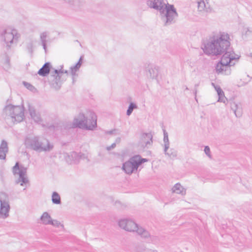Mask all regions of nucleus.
I'll list each match as a JSON object with an SVG mask.
<instances>
[{"label": "nucleus", "mask_w": 252, "mask_h": 252, "mask_svg": "<svg viewBox=\"0 0 252 252\" xmlns=\"http://www.w3.org/2000/svg\"><path fill=\"white\" fill-rule=\"evenodd\" d=\"M63 71L62 69H55L51 73V77L53 78L52 81L50 83L51 86L56 90H59L61 86L62 81L61 78Z\"/></svg>", "instance_id": "6e6552de"}, {"label": "nucleus", "mask_w": 252, "mask_h": 252, "mask_svg": "<svg viewBox=\"0 0 252 252\" xmlns=\"http://www.w3.org/2000/svg\"><path fill=\"white\" fill-rule=\"evenodd\" d=\"M4 111L7 119H10L13 123L22 122L24 116V108L19 105H8L4 108Z\"/></svg>", "instance_id": "423d86ee"}, {"label": "nucleus", "mask_w": 252, "mask_h": 252, "mask_svg": "<svg viewBox=\"0 0 252 252\" xmlns=\"http://www.w3.org/2000/svg\"><path fill=\"white\" fill-rule=\"evenodd\" d=\"M229 35L225 32H220L211 36L206 43L202 47L207 55L217 56L222 54L220 62L216 66V72L224 75L231 73L230 67L235 64L239 56L235 54L230 47Z\"/></svg>", "instance_id": "f257e3e1"}, {"label": "nucleus", "mask_w": 252, "mask_h": 252, "mask_svg": "<svg viewBox=\"0 0 252 252\" xmlns=\"http://www.w3.org/2000/svg\"><path fill=\"white\" fill-rule=\"evenodd\" d=\"M19 169V165L18 162H16L15 165L13 167V173L14 174H18L19 175V178L16 181V184H18L20 183L21 186H23L24 184H27L29 182L28 178L25 177L26 173V169L24 168L17 172Z\"/></svg>", "instance_id": "1a4fd4ad"}, {"label": "nucleus", "mask_w": 252, "mask_h": 252, "mask_svg": "<svg viewBox=\"0 0 252 252\" xmlns=\"http://www.w3.org/2000/svg\"><path fill=\"white\" fill-rule=\"evenodd\" d=\"M29 110L31 118L34 120L35 122L39 123L42 121L40 114L35 111L33 107H30Z\"/></svg>", "instance_id": "412c9836"}, {"label": "nucleus", "mask_w": 252, "mask_h": 252, "mask_svg": "<svg viewBox=\"0 0 252 252\" xmlns=\"http://www.w3.org/2000/svg\"><path fill=\"white\" fill-rule=\"evenodd\" d=\"M217 93L219 96L218 101L225 102L226 97L224 96V94L221 88H218Z\"/></svg>", "instance_id": "a878e982"}, {"label": "nucleus", "mask_w": 252, "mask_h": 252, "mask_svg": "<svg viewBox=\"0 0 252 252\" xmlns=\"http://www.w3.org/2000/svg\"><path fill=\"white\" fill-rule=\"evenodd\" d=\"M84 154L81 153H78L76 152H72L66 154L64 158L68 164H76L79 162L80 159L84 158Z\"/></svg>", "instance_id": "9b49d317"}, {"label": "nucleus", "mask_w": 252, "mask_h": 252, "mask_svg": "<svg viewBox=\"0 0 252 252\" xmlns=\"http://www.w3.org/2000/svg\"><path fill=\"white\" fill-rule=\"evenodd\" d=\"M185 90H189V88L187 87H186Z\"/></svg>", "instance_id": "37998d69"}, {"label": "nucleus", "mask_w": 252, "mask_h": 252, "mask_svg": "<svg viewBox=\"0 0 252 252\" xmlns=\"http://www.w3.org/2000/svg\"><path fill=\"white\" fill-rule=\"evenodd\" d=\"M0 218L6 219L9 216V204L8 202L1 196L0 197Z\"/></svg>", "instance_id": "ddd939ff"}, {"label": "nucleus", "mask_w": 252, "mask_h": 252, "mask_svg": "<svg viewBox=\"0 0 252 252\" xmlns=\"http://www.w3.org/2000/svg\"><path fill=\"white\" fill-rule=\"evenodd\" d=\"M83 58V57L81 56L76 64L75 65L71 66L70 67V73L72 76L73 83L74 82L75 76L77 75L76 73L77 71L79 70V68L81 66V64L82 63Z\"/></svg>", "instance_id": "f3484780"}, {"label": "nucleus", "mask_w": 252, "mask_h": 252, "mask_svg": "<svg viewBox=\"0 0 252 252\" xmlns=\"http://www.w3.org/2000/svg\"><path fill=\"white\" fill-rule=\"evenodd\" d=\"M62 71H63V73H65L67 75H68V71L67 70H62Z\"/></svg>", "instance_id": "58836bf2"}, {"label": "nucleus", "mask_w": 252, "mask_h": 252, "mask_svg": "<svg viewBox=\"0 0 252 252\" xmlns=\"http://www.w3.org/2000/svg\"><path fill=\"white\" fill-rule=\"evenodd\" d=\"M133 158H135L136 163L137 164L138 167H139L141 164L147 161L148 160L146 158H141L139 156H134Z\"/></svg>", "instance_id": "cd10ccee"}, {"label": "nucleus", "mask_w": 252, "mask_h": 252, "mask_svg": "<svg viewBox=\"0 0 252 252\" xmlns=\"http://www.w3.org/2000/svg\"><path fill=\"white\" fill-rule=\"evenodd\" d=\"M204 152L207 155V156L209 157L210 158H211V155L210 154V149L209 146H206L204 148Z\"/></svg>", "instance_id": "2f4dec72"}, {"label": "nucleus", "mask_w": 252, "mask_h": 252, "mask_svg": "<svg viewBox=\"0 0 252 252\" xmlns=\"http://www.w3.org/2000/svg\"><path fill=\"white\" fill-rule=\"evenodd\" d=\"M119 226L127 231L136 232L137 233L144 238L148 243H155L158 240V237L151 236L149 232L142 227H139L138 224L131 220L123 219L119 221Z\"/></svg>", "instance_id": "7ed1b4c3"}, {"label": "nucleus", "mask_w": 252, "mask_h": 252, "mask_svg": "<svg viewBox=\"0 0 252 252\" xmlns=\"http://www.w3.org/2000/svg\"><path fill=\"white\" fill-rule=\"evenodd\" d=\"M199 83L196 84L194 85V94L195 96L196 95V94H197V87L199 86Z\"/></svg>", "instance_id": "f704fd0d"}, {"label": "nucleus", "mask_w": 252, "mask_h": 252, "mask_svg": "<svg viewBox=\"0 0 252 252\" xmlns=\"http://www.w3.org/2000/svg\"><path fill=\"white\" fill-rule=\"evenodd\" d=\"M251 32V31L248 29V31L246 32L247 34H248V32Z\"/></svg>", "instance_id": "79ce46f5"}, {"label": "nucleus", "mask_w": 252, "mask_h": 252, "mask_svg": "<svg viewBox=\"0 0 252 252\" xmlns=\"http://www.w3.org/2000/svg\"><path fill=\"white\" fill-rule=\"evenodd\" d=\"M46 145L40 140V138L37 136H27L24 140V144L26 148L33 150L37 152L49 151L53 148L49 141L45 139Z\"/></svg>", "instance_id": "39448f33"}, {"label": "nucleus", "mask_w": 252, "mask_h": 252, "mask_svg": "<svg viewBox=\"0 0 252 252\" xmlns=\"http://www.w3.org/2000/svg\"><path fill=\"white\" fill-rule=\"evenodd\" d=\"M198 9L199 11H205L209 12L211 11L209 3L207 2L206 3L204 0H200L198 1Z\"/></svg>", "instance_id": "aec40b11"}, {"label": "nucleus", "mask_w": 252, "mask_h": 252, "mask_svg": "<svg viewBox=\"0 0 252 252\" xmlns=\"http://www.w3.org/2000/svg\"><path fill=\"white\" fill-rule=\"evenodd\" d=\"M116 143H113L112 144H111V145L109 146H107L106 147V149L108 150V151H110L113 149H114L115 147H116Z\"/></svg>", "instance_id": "72a5a7b5"}, {"label": "nucleus", "mask_w": 252, "mask_h": 252, "mask_svg": "<svg viewBox=\"0 0 252 252\" xmlns=\"http://www.w3.org/2000/svg\"><path fill=\"white\" fill-rule=\"evenodd\" d=\"M137 105L133 102H130L126 111V115L129 116L132 113L133 109L137 108Z\"/></svg>", "instance_id": "bb28decb"}, {"label": "nucleus", "mask_w": 252, "mask_h": 252, "mask_svg": "<svg viewBox=\"0 0 252 252\" xmlns=\"http://www.w3.org/2000/svg\"><path fill=\"white\" fill-rule=\"evenodd\" d=\"M33 41L31 40L27 44L26 46L27 49L31 55H32L33 53Z\"/></svg>", "instance_id": "c85d7f7f"}, {"label": "nucleus", "mask_w": 252, "mask_h": 252, "mask_svg": "<svg viewBox=\"0 0 252 252\" xmlns=\"http://www.w3.org/2000/svg\"><path fill=\"white\" fill-rule=\"evenodd\" d=\"M1 195H2L3 197H7V195L5 193H2Z\"/></svg>", "instance_id": "ea45409f"}, {"label": "nucleus", "mask_w": 252, "mask_h": 252, "mask_svg": "<svg viewBox=\"0 0 252 252\" xmlns=\"http://www.w3.org/2000/svg\"><path fill=\"white\" fill-rule=\"evenodd\" d=\"M172 191L182 195L186 193V190L179 183H177L174 185L172 188Z\"/></svg>", "instance_id": "4be33fe9"}, {"label": "nucleus", "mask_w": 252, "mask_h": 252, "mask_svg": "<svg viewBox=\"0 0 252 252\" xmlns=\"http://www.w3.org/2000/svg\"><path fill=\"white\" fill-rule=\"evenodd\" d=\"M61 223L57 220H51V222L49 224H51L53 226H59Z\"/></svg>", "instance_id": "473e14b6"}, {"label": "nucleus", "mask_w": 252, "mask_h": 252, "mask_svg": "<svg viewBox=\"0 0 252 252\" xmlns=\"http://www.w3.org/2000/svg\"><path fill=\"white\" fill-rule=\"evenodd\" d=\"M163 141L164 143V154L170 158H175L177 156V152L173 149H171L169 152L167 150L169 148V141L168 139V133L165 129H163Z\"/></svg>", "instance_id": "f8f14e48"}, {"label": "nucleus", "mask_w": 252, "mask_h": 252, "mask_svg": "<svg viewBox=\"0 0 252 252\" xmlns=\"http://www.w3.org/2000/svg\"><path fill=\"white\" fill-rule=\"evenodd\" d=\"M51 65L50 63H45L41 68L38 71L37 73L41 76L45 77L47 76L50 71Z\"/></svg>", "instance_id": "a211bd4d"}, {"label": "nucleus", "mask_w": 252, "mask_h": 252, "mask_svg": "<svg viewBox=\"0 0 252 252\" xmlns=\"http://www.w3.org/2000/svg\"><path fill=\"white\" fill-rule=\"evenodd\" d=\"M147 4L150 8L159 12L164 25H171L175 22L174 19L178 16V13L173 5L169 4L164 0H148Z\"/></svg>", "instance_id": "f03ea898"}, {"label": "nucleus", "mask_w": 252, "mask_h": 252, "mask_svg": "<svg viewBox=\"0 0 252 252\" xmlns=\"http://www.w3.org/2000/svg\"><path fill=\"white\" fill-rule=\"evenodd\" d=\"M96 116L93 112H91L89 117L83 113H80L78 118H74L73 122L67 124L69 128L78 127L83 129L93 130L96 126Z\"/></svg>", "instance_id": "20e7f679"}, {"label": "nucleus", "mask_w": 252, "mask_h": 252, "mask_svg": "<svg viewBox=\"0 0 252 252\" xmlns=\"http://www.w3.org/2000/svg\"><path fill=\"white\" fill-rule=\"evenodd\" d=\"M153 135L151 133H144L142 135V140L145 143L146 146L152 143Z\"/></svg>", "instance_id": "5701e85b"}, {"label": "nucleus", "mask_w": 252, "mask_h": 252, "mask_svg": "<svg viewBox=\"0 0 252 252\" xmlns=\"http://www.w3.org/2000/svg\"><path fill=\"white\" fill-rule=\"evenodd\" d=\"M42 46H43V48L45 52V53L47 52V46H46V43H41Z\"/></svg>", "instance_id": "e433bc0d"}, {"label": "nucleus", "mask_w": 252, "mask_h": 252, "mask_svg": "<svg viewBox=\"0 0 252 252\" xmlns=\"http://www.w3.org/2000/svg\"><path fill=\"white\" fill-rule=\"evenodd\" d=\"M138 167L135 158L133 157L123 164L122 169L126 174L130 175L136 171Z\"/></svg>", "instance_id": "9d476101"}, {"label": "nucleus", "mask_w": 252, "mask_h": 252, "mask_svg": "<svg viewBox=\"0 0 252 252\" xmlns=\"http://www.w3.org/2000/svg\"><path fill=\"white\" fill-rule=\"evenodd\" d=\"M212 85L214 87L215 89L216 90V91L217 92V90H218V88H220V86L219 85H216L215 83H212Z\"/></svg>", "instance_id": "c9c22d12"}, {"label": "nucleus", "mask_w": 252, "mask_h": 252, "mask_svg": "<svg viewBox=\"0 0 252 252\" xmlns=\"http://www.w3.org/2000/svg\"><path fill=\"white\" fill-rule=\"evenodd\" d=\"M47 37V32H43L40 34V39L41 43H46V38Z\"/></svg>", "instance_id": "c756f323"}, {"label": "nucleus", "mask_w": 252, "mask_h": 252, "mask_svg": "<svg viewBox=\"0 0 252 252\" xmlns=\"http://www.w3.org/2000/svg\"><path fill=\"white\" fill-rule=\"evenodd\" d=\"M230 108L233 111L235 115L237 118H240L242 116V108L240 103L237 104L235 102H230Z\"/></svg>", "instance_id": "2eb2a0df"}, {"label": "nucleus", "mask_w": 252, "mask_h": 252, "mask_svg": "<svg viewBox=\"0 0 252 252\" xmlns=\"http://www.w3.org/2000/svg\"><path fill=\"white\" fill-rule=\"evenodd\" d=\"M107 133L109 134H112V133H113V131L112 130L109 131L107 132Z\"/></svg>", "instance_id": "a19ab883"}, {"label": "nucleus", "mask_w": 252, "mask_h": 252, "mask_svg": "<svg viewBox=\"0 0 252 252\" xmlns=\"http://www.w3.org/2000/svg\"><path fill=\"white\" fill-rule=\"evenodd\" d=\"M41 220L43 224L45 225L49 224L51 222V216L47 212H44L40 217Z\"/></svg>", "instance_id": "b1692460"}, {"label": "nucleus", "mask_w": 252, "mask_h": 252, "mask_svg": "<svg viewBox=\"0 0 252 252\" xmlns=\"http://www.w3.org/2000/svg\"><path fill=\"white\" fill-rule=\"evenodd\" d=\"M52 201L53 204H60L61 203V197L58 193L54 191L52 193Z\"/></svg>", "instance_id": "393cba45"}, {"label": "nucleus", "mask_w": 252, "mask_h": 252, "mask_svg": "<svg viewBox=\"0 0 252 252\" xmlns=\"http://www.w3.org/2000/svg\"><path fill=\"white\" fill-rule=\"evenodd\" d=\"M159 68L158 66L148 64L145 68V72L147 77L149 78L154 79H157L159 73Z\"/></svg>", "instance_id": "4468645a"}, {"label": "nucleus", "mask_w": 252, "mask_h": 252, "mask_svg": "<svg viewBox=\"0 0 252 252\" xmlns=\"http://www.w3.org/2000/svg\"><path fill=\"white\" fill-rule=\"evenodd\" d=\"M72 5L75 9H78L84 5L85 1L84 0H64Z\"/></svg>", "instance_id": "6ab92c4d"}, {"label": "nucleus", "mask_w": 252, "mask_h": 252, "mask_svg": "<svg viewBox=\"0 0 252 252\" xmlns=\"http://www.w3.org/2000/svg\"><path fill=\"white\" fill-rule=\"evenodd\" d=\"M23 84L24 86L29 90L32 91L33 90L35 89V88L31 84L24 82Z\"/></svg>", "instance_id": "7c9ffc66"}, {"label": "nucleus", "mask_w": 252, "mask_h": 252, "mask_svg": "<svg viewBox=\"0 0 252 252\" xmlns=\"http://www.w3.org/2000/svg\"><path fill=\"white\" fill-rule=\"evenodd\" d=\"M8 152L7 142L5 140H2L0 145V159H5Z\"/></svg>", "instance_id": "dca6fc26"}, {"label": "nucleus", "mask_w": 252, "mask_h": 252, "mask_svg": "<svg viewBox=\"0 0 252 252\" xmlns=\"http://www.w3.org/2000/svg\"><path fill=\"white\" fill-rule=\"evenodd\" d=\"M145 252H157V251L156 250H147L145 251Z\"/></svg>", "instance_id": "4c0bfd02"}, {"label": "nucleus", "mask_w": 252, "mask_h": 252, "mask_svg": "<svg viewBox=\"0 0 252 252\" xmlns=\"http://www.w3.org/2000/svg\"><path fill=\"white\" fill-rule=\"evenodd\" d=\"M0 37L6 44L7 49H9L14 42H17L19 36L16 30L8 28L3 30L0 33Z\"/></svg>", "instance_id": "0eeeda50"}]
</instances>
